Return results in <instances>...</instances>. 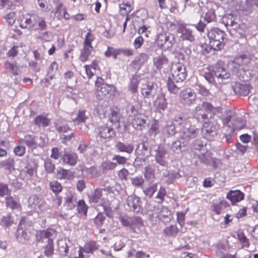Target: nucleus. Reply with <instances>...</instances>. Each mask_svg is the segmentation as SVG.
I'll return each instance as SVG.
<instances>
[{"mask_svg": "<svg viewBox=\"0 0 258 258\" xmlns=\"http://www.w3.org/2000/svg\"><path fill=\"white\" fill-rule=\"evenodd\" d=\"M230 73L223 66L221 63L216 64L212 72H205L203 75L201 76L202 81L205 79L209 85H212L215 82V78L219 83H225V81L230 80Z\"/></svg>", "mask_w": 258, "mask_h": 258, "instance_id": "f257e3e1", "label": "nucleus"}, {"mask_svg": "<svg viewBox=\"0 0 258 258\" xmlns=\"http://www.w3.org/2000/svg\"><path fill=\"white\" fill-rule=\"evenodd\" d=\"M222 23L232 35L242 37L244 35L246 26L239 18L229 14L224 15L222 19Z\"/></svg>", "mask_w": 258, "mask_h": 258, "instance_id": "f03ea898", "label": "nucleus"}, {"mask_svg": "<svg viewBox=\"0 0 258 258\" xmlns=\"http://www.w3.org/2000/svg\"><path fill=\"white\" fill-rule=\"evenodd\" d=\"M210 40L209 45L215 50H219L223 48L225 42V32L217 28H213L208 32Z\"/></svg>", "mask_w": 258, "mask_h": 258, "instance_id": "7ed1b4c3", "label": "nucleus"}, {"mask_svg": "<svg viewBox=\"0 0 258 258\" xmlns=\"http://www.w3.org/2000/svg\"><path fill=\"white\" fill-rule=\"evenodd\" d=\"M171 75L169 77L173 78L176 82L183 83L186 77L187 74L185 67L181 63H176L172 66L171 70Z\"/></svg>", "mask_w": 258, "mask_h": 258, "instance_id": "20e7f679", "label": "nucleus"}, {"mask_svg": "<svg viewBox=\"0 0 258 258\" xmlns=\"http://www.w3.org/2000/svg\"><path fill=\"white\" fill-rule=\"evenodd\" d=\"M219 8V6L215 3L210 2L202 8L203 12V17L207 23L214 21L216 19L215 11Z\"/></svg>", "mask_w": 258, "mask_h": 258, "instance_id": "39448f33", "label": "nucleus"}, {"mask_svg": "<svg viewBox=\"0 0 258 258\" xmlns=\"http://www.w3.org/2000/svg\"><path fill=\"white\" fill-rule=\"evenodd\" d=\"M152 155L154 157L156 162L161 166L166 167L168 165L166 160L167 151L165 147L159 145L156 149H152Z\"/></svg>", "mask_w": 258, "mask_h": 258, "instance_id": "423d86ee", "label": "nucleus"}, {"mask_svg": "<svg viewBox=\"0 0 258 258\" xmlns=\"http://www.w3.org/2000/svg\"><path fill=\"white\" fill-rule=\"evenodd\" d=\"M179 101L185 105L189 106L195 103L196 94L190 88H186L179 93Z\"/></svg>", "mask_w": 258, "mask_h": 258, "instance_id": "0eeeda50", "label": "nucleus"}, {"mask_svg": "<svg viewBox=\"0 0 258 258\" xmlns=\"http://www.w3.org/2000/svg\"><path fill=\"white\" fill-rule=\"evenodd\" d=\"M199 134V129L195 125L189 124L180 130L181 137L188 144L189 140L195 138Z\"/></svg>", "mask_w": 258, "mask_h": 258, "instance_id": "6e6552de", "label": "nucleus"}, {"mask_svg": "<svg viewBox=\"0 0 258 258\" xmlns=\"http://www.w3.org/2000/svg\"><path fill=\"white\" fill-rule=\"evenodd\" d=\"M203 137L208 140H213L217 136L218 131L214 123L205 122L201 130Z\"/></svg>", "mask_w": 258, "mask_h": 258, "instance_id": "1a4fd4ad", "label": "nucleus"}, {"mask_svg": "<svg viewBox=\"0 0 258 258\" xmlns=\"http://www.w3.org/2000/svg\"><path fill=\"white\" fill-rule=\"evenodd\" d=\"M126 203L129 209L134 213L139 214L142 212V202L139 197L135 195L128 196Z\"/></svg>", "mask_w": 258, "mask_h": 258, "instance_id": "9d476101", "label": "nucleus"}, {"mask_svg": "<svg viewBox=\"0 0 258 258\" xmlns=\"http://www.w3.org/2000/svg\"><path fill=\"white\" fill-rule=\"evenodd\" d=\"M241 65L238 64L236 68H233V72H234L239 79L243 82H247L254 77L255 72L251 70H244L241 68Z\"/></svg>", "mask_w": 258, "mask_h": 258, "instance_id": "9b49d317", "label": "nucleus"}, {"mask_svg": "<svg viewBox=\"0 0 258 258\" xmlns=\"http://www.w3.org/2000/svg\"><path fill=\"white\" fill-rule=\"evenodd\" d=\"M56 236L55 230L49 229L38 231L36 234V239L38 242L48 243V242L53 241Z\"/></svg>", "mask_w": 258, "mask_h": 258, "instance_id": "f8f14e48", "label": "nucleus"}, {"mask_svg": "<svg viewBox=\"0 0 258 258\" xmlns=\"http://www.w3.org/2000/svg\"><path fill=\"white\" fill-rule=\"evenodd\" d=\"M173 123L178 127L184 128L185 126H189L195 120L194 118L187 116L186 114L181 113L175 115L173 119Z\"/></svg>", "mask_w": 258, "mask_h": 258, "instance_id": "ddd939ff", "label": "nucleus"}, {"mask_svg": "<svg viewBox=\"0 0 258 258\" xmlns=\"http://www.w3.org/2000/svg\"><path fill=\"white\" fill-rule=\"evenodd\" d=\"M157 86L153 82H148L143 85L141 88V93L146 98L153 99L157 94Z\"/></svg>", "mask_w": 258, "mask_h": 258, "instance_id": "4468645a", "label": "nucleus"}, {"mask_svg": "<svg viewBox=\"0 0 258 258\" xmlns=\"http://www.w3.org/2000/svg\"><path fill=\"white\" fill-rule=\"evenodd\" d=\"M154 208L155 214L160 221L163 223H167L170 221L172 218L171 213L167 207L160 206Z\"/></svg>", "mask_w": 258, "mask_h": 258, "instance_id": "2eb2a0df", "label": "nucleus"}, {"mask_svg": "<svg viewBox=\"0 0 258 258\" xmlns=\"http://www.w3.org/2000/svg\"><path fill=\"white\" fill-rule=\"evenodd\" d=\"M115 92V88L113 85L104 83L97 87L96 94L99 98H102L108 94L114 95Z\"/></svg>", "mask_w": 258, "mask_h": 258, "instance_id": "dca6fc26", "label": "nucleus"}, {"mask_svg": "<svg viewBox=\"0 0 258 258\" xmlns=\"http://www.w3.org/2000/svg\"><path fill=\"white\" fill-rule=\"evenodd\" d=\"M50 189L55 195V197L53 198L54 202L58 205L60 206L61 204L62 196L59 195V193L62 190V187L60 183L56 181H53L49 182Z\"/></svg>", "mask_w": 258, "mask_h": 258, "instance_id": "f3484780", "label": "nucleus"}, {"mask_svg": "<svg viewBox=\"0 0 258 258\" xmlns=\"http://www.w3.org/2000/svg\"><path fill=\"white\" fill-rule=\"evenodd\" d=\"M151 152H152V150H149L148 145L145 142H143L138 144L135 150V153L137 156H143L145 157H148L150 154H152ZM139 157H137L135 159L134 162L135 164L138 165V162L139 161Z\"/></svg>", "mask_w": 258, "mask_h": 258, "instance_id": "a211bd4d", "label": "nucleus"}, {"mask_svg": "<svg viewBox=\"0 0 258 258\" xmlns=\"http://www.w3.org/2000/svg\"><path fill=\"white\" fill-rule=\"evenodd\" d=\"M37 15L26 14L22 18L20 22V26L23 28L33 29L36 22Z\"/></svg>", "mask_w": 258, "mask_h": 258, "instance_id": "6ab92c4d", "label": "nucleus"}, {"mask_svg": "<svg viewBox=\"0 0 258 258\" xmlns=\"http://www.w3.org/2000/svg\"><path fill=\"white\" fill-rule=\"evenodd\" d=\"M187 145V141H185L180 137L179 140L172 142L168 146L173 152L178 154L185 149Z\"/></svg>", "mask_w": 258, "mask_h": 258, "instance_id": "aec40b11", "label": "nucleus"}, {"mask_svg": "<svg viewBox=\"0 0 258 258\" xmlns=\"http://www.w3.org/2000/svg\"><path fill=\"white\" fill-rule=\"evenodd\" d=\"M17 240L20 243H24L29 240L30 236V233L22 227V222L18 226L17 231L16 234Z\"/></svg>", "mask_w": 258, "mask_h": 258, "instance_id": "412c9836", "label": "nucleus"}, {"mask_svg": "<svg viewBox=\"0 0 258 258\" xmlns=\"http://www.w3.org/2000/svg\"><path fill=\"white\" fill-rule=\"evenodd\" d=\"M98 134L97 137L104 139L113 138L115 136L114 130L107 126H100L98 128Z\"/></svg>", "mask_w": 258, "mask_h": 258, "instance_id": "4be33fe9", "label": "nucleus"}, {"mask_svg": "<svg viewBox=\"0 0 258 258\" xmlns=\"http://www.w3.org/2000/svg\"><path fill=\"white\" fill-rule=\"evenodd\" d=\"M232 88L235 94L246 96L249 94L251 87L248 84L236 83Z\"/></svg>", "mask_w": 258, "mask_h": 258, "instance_id": "5701e85b", "label": "nucleus"}, {"mask_svg": "<svg viewBox=\"0 0 258 258\" xmlns=\"http://www.w3.org/2000/svg\"><path fill=\"white\" fill-rule=\"evenodd\" d=\"M77 155L75 153L64 151L61 159L63 163L71 166H74L77 163Z\"/></svg>", "mask_w": 258, "mask_h": 258, "instance_id": "b1692460", "label": "nucleus"}, {"mask_svg": "<svg viewBox=\"0 0 258 258\" xmlns=\"http://www.w3.org/2000/svg\"><path fill=\"white\" fill-rule=\"evenodd\" d=\"M63 199L64 200V205H66L69 209H73L76 206L77 202L76 196L71 191H67Z\"/></svg>", "mask_w": 258, "mask_h": 258, "instance_id": "393cba45", "label": "nucleus"}, {"mask_svg": "<svg viewBox=\"0 0 258 258\" xmlns=\"http://www.w3.org/2000/svg\"><path fill=\"white\" fill-rule=\"evenodd\" d=\"M167 85L168 90L170 93L176 94L183 86V83L177 82L173 80V78L168 77Z\"/></svg>", "mask_w": 258, "mask_h": 258, "instance_id": "a878e982", "label": "nucleus"}, {"mask_svg": "<svg viewBox=\"0 0 258 258\" xmlns=\"http://www.w3.org/2000/svg\"><path fill=\"white\" fill-rule=\"evenodd\" d=\"M179 33L181 34L180 37L183 40H187L190 42H194L195 37L192 30L186 27H182L179 29Z\"/></svg>", "mask_w": 258, "mask_h": 258, "instance_id": "bb28decb", "label": "nucleus"}, {"mask_svg": "<svg viewBox=\"0 0 258 258\" xmlns=\"http://www.w3.org/2000/svg\"><path fill=\"white\" fill-rule=\"evenodd\" d=\"M254 6L258 8V0H245L240 9L245 15H248L253 11Z\"/></svg>", "mask_w": 258, "mask_h": 258, "instance_id": "cd10ccee", "label": "nucleus"}, {"mask_svg": "<svg viewBox=\"0 0 258 258\" xmlns=\"http://www.w3.org/2000/svg\"><path fill=\"white\" fill-rule=\"evenodd\" d=\"M115 148L119 152H125L130 154L133 153L134 150V146L131 144L124 143L119 141L116 143Z\"/></svg>", "mask_w": 258, "mask_h": 258, "instance_id": "c85d7f7f", "label": "nucleus"}, {"mask_svg": "<svg viewBox=\"0 0 258 258\" xmlns=\"http://www.w3.org/2000/svg\"><path fill=\"white\" fill-rule=\"evenodd\" d=\"M244 194L240 190L230 191L227 195V198L231 201L232 204L239 202L243 199Z\"/></svg>", "mask_w": 258, "mask_h": 258, "instance_id": "c756f323", "label": "nucleus"}, {"mask_svg": "<svg viewBox=\"0 0 258 258\" xmlns=\"http://www.w3.org/2000/svg\"><path fill=\"white\" fill-rule=\"evenodd\" d=\"M58 250L61 255L65 256L69 253V248L76 250L73 246H70L66 242V240H60L58 241Z\"/></svg>", "mask_w": 258, "mask_h": 258, "instance_id": "7c9ffc66", "label": "nucleus"}, {"mask_svg": "<svg viewBox=\"0 0 258 258\" xmlns=\"http://www.w3.org/2000/svg\"><path fill=\"white\" fill-rule=\"evenodd\" d=\"M230 133H233L235 130H240L246 125V121L241 117H237L233 119L231 123Z\"/></svg>", "mask_w": 258, "mask_h": 258, "instance_id": "2f4dec72", "label": "nucleus"}, {"mask_svg": "<svg viewBox=\"0 0 258 258\" xmlns=\"http://www.w3.org/2000/svg\"><path fill=\"white\" fill-rule=\"evenodd\" d=\"M28 202L31 207L34 209H36V207L38 206L41 210L42 207L45 206V204L42 200L39 199L38 196L36 195L31 196L29 199Z\"/></svg>", "mask_w": 258, "mask_h": 258, "instance_id": "473e14b6", "label": "nucleus"}, {"mask_svg": "<svg viewBox=\"0 0 258 258\" xmlns=\"http://www.w3.org/2000/svg\"><path fill=\"white\" fill-rule=\"evenodd\" d=\"M175 126L173 122H167L162 129L163 134L167 137L174 136L176 133Z\"/></svg>", "mask_w": 258, "mask_h": 258, "instance_id": "72a5a7b5", "label": "nucleus"}, {"mask_svg": "<svg viewBox=\"0 0 258 258\" xmlns=\"http://www.w3.org/2000/svg\"><path fill=\"white\" fill-rule=\"evenodd\" d=\"M56 176L59 179L71 180L74 178V174L69 170L60 168L57 170Z\"/></svg>", "mask_w": 258, "mask_h": 258, "instance_id": "f704fd0d", "label": "nucleus"}, {"mask_svg": "<svg viewBox=\"0 0 258 258\" xmlns=\"http://www.w3.org/2000/svg\"><path fill=\"white\" fill-rule=\"evenodd\" d=\"M143 226V221L139 217H132V223L130 227L134 232L139 233Z\"/></svg>", "mask_w": 258, "mask_h": 258, "instance_id": "c9c22d12", "label": "nucleus"}, {"mask_svg": "<svg viewBox=\"0 0 258 258\" xmlns=\"http://www.w3.org/2000/svg\"><path fill=\"white\" fill-rule=\"evenodd\" d=\"M146 119L141 116H135L133 120V126L137 130H142L145 127Z\"/></svg>", "mask_w": 258, "mask_h": 258, "instance_id": "e433bc0d", "label": "nucleus"}, {"mask_svg": "<svg viewBox=\"0 0 258 258\" xmlns=\"http://www.w3.org/2000/svg\"><path fill=\"white\" fill-rule=\"evenodd\" d=\"M252 58V56L249 54H243L239 58L235 59V60L231 63L232 67L236 68L238 64L240 62L242 64H246L250 62Z\"/></svg>", "mask_w": 258, "mask_h": 258, "instance_id": "4c0bfd02", "label": "nucleus"}, {"mask_svg": "<svg viewBox=\"0 0 258 258\" xmlns=\"http://www.w3.org/2000/svg\"><path fill=\"white\" fill-rule=\"evenodd\" d=\"M144 176L146 180L148 181L149 183H155V170L151 166H149L145 167Z\"/></svg>", "mask_w": 258, "mask_h": 258, "instance_id": "58836bf2", "label": "nucleus"}, {"mask_svg": "<svg viewBox=\"0 0 258 258\" xmlns=\"http://www.w3.org/2000/svg\"><path fill=\"white\" fill-rule=\"evenodd\" d=\"M47 26L44 19L37 15L36 22L33 29L35 30H39L41 31L46 30Z\"/></svg>", "mask_w": 258, "mask_h": 258, "instance_id": "ea45409f", "label": "nucleus"}, {"mask_svg": "<svg viewBox=\"0 0 258 258\" xmlns=\"http://www.w3.org/2000/svg\"><path fill=\"white\" fill-rule=\"evenodd\" d=\"M106 222L107 219L106 216L101 213H99L94 219V223L98 228L105 227V225L107 224Z\"/></svg>", "mask_w": 258, "mask_h": 258, "instance_id": "a19ab883", "label": "nucleus"}, {"mask_svg": "<svg viewBox=\"0 0 258 258\" xmlns=\"http://www.w3.org/2000/svg\"><path fill=\"white\" fill-rule=\"evenodd\" d=\"M141 80L140 77L135 75L131 79L129 88L132 93H136L138 90V84Z\"/></svg>", "mask_w": 258, "mask_h": 258, "instance_id": "79ce46f5", "label": "nucleus"}, {"mask_svg": "<svg viewBox=\"0 0 258 258\" xmlns=\"http://www.w3.org/2000/svg\"><path fill=\"white\" fill-rule=\"evenodd\" d=\"M195 112V116L199 121H204L208 118V114L199 104L196 107Z\"/></svg>", "mask_w": 258, "mask_h": 258, "instance_id": "37998d69", "label": "nucleus"}, {"mask_svg": "<svg viewBox=\"0 0 258 258\" xmlns=\"http://www.w3.org/2000/svg\"><path fill=\"white\" fill-rule=\"evenodd\" d=\"M55 126L59 133H66L71 131L69 125L64 121H57L55 124Z\"/></svg>", "mask_w": 258, "mask_h": 258, "instance_id": "c03bdc74", "label": "nucleus"}, {"mask_svg": "<svg viewBox=\"0 0 258 258\" xmlns=\"http://www.w3.org/2000/svg\"><path fill=\"white\" fill-rule=\"evenodd\" d=\"M168 59L163 54L154 58V63L158 69H160L164 64L167 62Z\"/></svg>", "mask_w": 258, "mask_h": 258, "instance_id": "a18cd8bd", "label": "nucleus"}, {"mask_svg": "<svg viewBox=\"0 0 258 258\" xmlns=\"http://www.w3.org/2000/svg\"><path fill=\"white\" fill-rule=\"evenodd\" d=\"M92 49L93 47L92 46H84V48L80 56V60L83 62L87 61Z\"/></svg>", "mask_w": 258, "mask_h": 258, "instance_id": "49530a36", "label": "nucleus"}, {"mask_svg": "<svg viewBox=\"0 0 258 258\" xmlns=\"http://www.w3.org/2000/svg\"><path fill=\"white\" fill-rule=\"evenodd\" d=\"M34 123L38 126L46 127L49 125L50 120L44 116L38 115L35 118Z\"/></svg>", "mask_w": 258, "mask_h": 258, "instance_id": "de8ad7c7", "label": "nucleus"}, {"mask_svg": "<svg viewBox=\"0 0 258 258\" xmlns=\"http://www.w3.org/2000/svg\"><path fill=\"white\" fill-rule=\"evenodd\" d=\"M53 241L48 242L43 246V253L47 257H50L54 253Z\"/></svg>", "mask_w": 258, "mask_h": 258, "instance_id": "09e8293b", "label": "nucleus"}, {"mask_svg": "<svg viewBox=\"0 0 258 258\" xmlns=\"http://www.w3.org/2000/svg\"><path fill=\"white\" fill-rule=\"evenodd\" d=\"M207 83L208 84L205 79L203 81L201 80V77L197 82V85L200 88L199 93L205 96H207L209 94V90L205 87Z\"/></svg>", "mask_w": 258, "mask_h": 258, "instance_id": "8fccbe9b", "label": "nucleus"}, {"mask_svg": "<svg viewBox=\"0 0 258 258\" xmlns=\"http://www.w3.org/2000/svg\"><path fill=\"white\" fill-rule=\"evenodd\" d=\"M97 248L96 243L94 241L88 242L85 244L83 248H80L82 252H85L88 253L93 252Z\"/></svg>", "mask_w": 258, "mask_h": 258, "instance_id": "3c124183", "label": "nucleus"}, {"mask_svg": "<svg viewBox=\"0 0 258 258\" xmlns=\"http://www.w3.org/2000/svg\"><path fill=\"white\" fill-rule=\"evenodd\" d=\"M155 105L159 109L162 110H165L167 107V103L164 96L158 97L155 102Z\"/></svg>", "mask_w": 258, "mask_h": 258, "instance_id": "603ef678", "label": "nucleus"}, {"mask_svg": "<svg viewBox=\"0 0 258 258\" xmlns=\"http://www.w3.org/2000/svg\"><path fill=\"white\" fill-rule=\"evenodd\" d=\"M157 190V183H150L149 186L143 190V192L147 196L150 198Z\"/></svg>", "mask_w": 258, "mask_h": 258, "instance_id": "864d4df0", "label": "nucleus"}, {"mask_svg": "<svg viewBox=\"0 0 258 258\" xmlns=\"http://www.w3.org/2000/svg\"><path fill=\"white\" fill-rule=\"evenodd\" d=\"M191 149L194 152H196V151L201 152V154L204 155V147L202 142L200 140H195L192 144Z\"/></svg>", "mask_w": 258, "mask_h": 258, "instance_id": "5fc2aeb1", "label": "nucleus"}, {"mask_svg": "<svg viewBox=\"0 0 258 258\" xmlns=\"http://www.w3.org/2000/svg\"><path fill=\"white\" fill-rule=\"evenodd\" d=\"M88 118L85 110H79L76 118L73 119V122L77 123L84 122Z\"/></svg>", "mask_w": 258, "mask_h": 258, "instance_id": "6e6d98bb", "label": "nucleus"}, {"mask_svg": "<svg viewBox=\"0 0 258 258\" xmlns=\"http://www.w3.org/2000/svg\"><path fill=\"white\" fill-rule=\"evenodd\" d=\"M6 204L7 207H10L12 209H16L19 206V203L16 199L8 196L6 198Z\"/></svg>", "mask_w": 258, "mask_h": 258, "instance_id": "4d7b16f0", "label": "nucleus"}, {"mask_svg": "<svg viewBox=\"0 0 258 258\" xmlns=\"http://www.w3.org/2000/svg\"><path fill=\"white\" fill-rule=\"evenodd\" d=\"M199 105L208 115L209 114L210 117L212 116V113H213L214 108L210 103L203 102L201 104H199Z\"/></svg>", "mask_w": 258, "mask_h": 258, "instance_id": "13d9d810", "label": "nucleus"}, {"mask_svg": "<svg viewBox=\"0 0 258 258\" xmlns=\"http://www.w3.org/2000/svg\"><path fill=\"white\" fill-rule=\"evenodd\" d=\"M44 166L47 173H53L55 169V164L52 163L50 159H46L44 162Z\"/></svg>", "mask_w": 258, "mask_h": 258, "instance_id": "bf43d9fd", "label": "nucleus"}, {"mask_svg": "<svg viewBox=\"0 0 258 258\" xmlns=\"http://www.w3.org/2000/svg\"><path fill=\"white\" fill-rule=\"evenodd\" d=\"M77 208L79 213H83L84 215L87 214L88 207L86 206L85 201L83 200H79L77 202Z\"/></svg>", "mask_w": 258, "mask_h": 258, "instance_id": "052dcab7", "label": "nucleus"}, {"mask_svg": "<svg viewBox=\"0 0 258 258\" xmlns=\"http://www.w3.org/2000/svg\"><path fill=\"white\" fill-rule=\"evenodd\" d=\"M103 190H105V189L97 188L95 189L93 196L90 198V200L92 202H98L101 199V197L102 196V192Z\"/></svg>", "mask_w": 258, "mask_h": 258, "instance_id": "680f3d73", "label": "nucleus"}, {"mask_svg": "<svg viewBox=\"0 0 258 258\" xmlns=\"http://www.w3.org/2000/svg\"><path fill=\"white\" fill-rule=\"evenodd\" d=\"M132 184L135 187H141L144 183V179L142 176L139 175L131 179Z\"/></svg>", "mask_w": 258, "mask_h": 258, "instance_id": "e2e57ef3", "label": "nucleus"}, {"mask_svg": "<svg viewBox=\"0 0 258 258\" xmlns=\"http://www.w3.org/2000/svg\"><path fill=\"white\" fill-rule=\"evenodd\" d=\"M238 238L242 244V247H248L249 246V240L245 237L243 232L237 234Z\"/></svg>", "mask_w": 258, "mask_h": 258, "instance_id": "0e129e2a", "label": "nucleus"}, {"mask_svg": "<svg viewBox=\"0 0 258 258\" xmlns=\"http://www.w3.org/2000/svg\"><path fill=\"white\" fill-rule=\"evenodd\" d=\"M167 34H160L157 36L156 41L159 46L165 48V44L167 38Z\"/></svg>", "mask_w": 258, "mask_h": 258, "instance_id": "69168bd1", "label": "nucleus"}, {"mask_svg": "<svg viewBox=\"0 0 258 258\" xmlns=\"http://www.w3.org/2000/svg\"><path fill=\"white\" fill-rule=\"evenodd\" d=\"M4 66L6 69L11 70L14 75L18 76V67L16 64H14L13 63L6 61L5 63Z\"/></svg>", "mask_w": 258, "mask_h": 258, "instance_id": "338daca9", "label": "nucleus"}, {"mask_svg": "<svg viewBox=\"0 0 258 258\" xmlns=\"http://www.w3.org/2000/svg\"><path fill=\"white\" fill-rule=\"evenodd\" d=\"M34 172V169L32 167H26L21 172L22 176L25 174L24 177V179L28 180L29 179L31 176L33 175Z\"/></svg>", "mask_w": 258, "mask_h": 258, "instance_id": "774afa93", "label": "nucleus"}]
</instances>
